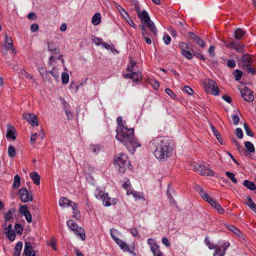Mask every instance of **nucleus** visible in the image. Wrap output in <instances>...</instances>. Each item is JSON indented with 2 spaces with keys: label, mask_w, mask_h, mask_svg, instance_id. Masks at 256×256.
Returning a JSON list of instances; mask_svg holds the SVG:
<instances>
[{
  "label": "nucleus",
  "mask_w": 256,
  "mask_h": 256,
  "mask_svg": "<svg viewBox=\"0 0 256 256\" xmlns=\"http://www.w3.org/2000/svg\"><path fill=\"white\" fill-rule=\"evenodd\" d=\"M116 121L118 126L116 128V139L121 142L130 152L133 154L138 147L141 146L137 138L134 136V129L128 128L125 126V122H123L121 116L118 117Z\"/></svg>",
  "instance_id": "1"
},
{
  "label": "nucleus",
  "mask_w": 256,
  "mask_h": 256,
  "mask_svg": "<svg viewBox=\"0 0 256 256\" xmlns=\"http://www.w3.org/2000/svg\"><path fill=\"white\" fill-rule=\"evenodd\" d=\"M150 144L155 148L154 154L158 160L164 162L172 155L174 146L172 138L156 137L152 139Z\"/></svg>",
  "instance_id": "2"
},
{
  "label": "nucleus",
  "mask_w": 256,
  "mask_h": 256,
  "mask_svg": "<svg viewBox=\"0 0 256 256\" xmlns=\"http://www.w3.org/2000/svg\"><path fill=\"white\" fill-rule=\"evenodd\" d=\"M237 62L238 66L248 74H251L252 75L256 74V70L252 67L254 60L250 54H244L240 59L238 60Z\"/></svg>",
  "instance_id": "3"
},
{
  "label": "nucleus",
  "mask_w": 256,
  "mask_h": 256,
  "mask_svg": "<svg viewBox=\"0 0 256 256\" xmlns=\"http://www.w3.org/2000/svg\"><path fill=\"white\" fill-rule=\"evenodd\" d=\"M191 168L195 171L198 172L202 176H213L214 173L212 170L205 166L192 162L190 165Z\"/></svg>",
  "instance_id": "4"
},
{
  "label": "nucleus",
  "mask_w": 256,
  "mask_h": 256,
  "mask_svg": "<svg viewBox=\"0 0 256 256\" xmlns=\"http://www.w3.org/2000/svg\"><path fill=\"white\" fill-rule=\"evenodd\" d=\"M66 224L69 227V228H70L74 232L75 234L77 236H80L82 240H85V232L82 228L78 226V225L76 222H75L74 220H70L67 222Z\"/></svg>",
  "instance_id": "5"
},
{
  "label": "nucleus",
  "mask_w": 256,
  "mask_h": 256,
  "mask_svg": "<svg viewBox=\"0 0 256 256\" xmlns=\"http://www.w3.org/2000/svg\"><path fill=\"white\" fill-rule=\"evenodd\" d=\"M128 157L126 154H119L114 160V164L119 168V172L124 173L125 172L126 167L127 166Z\"/></svg>",
  "instance_id": "6"
},
{
  "label": "nucleus",
  "mask_w": 256,
  "mask_h": 256,
  "mask_svg": "<svg viewBox=\"0 0 256 256\" xmlns=\"http://www.w3.org/2000/svg\"><path fill=\"white\" fill-rule=\"evenodd\" d=\"M205 90L207 92H210L214 96L219 94V90L216 82L210 79H206L204 81Z\"/></svg>",
  "instance_id": "7"
},
{
  "label": "nucleus",
  "mask_w": 256,
  "mask_h": 256,
  "mask_svg": "<svg viewBox=\"0 0 256 256\" xmlns=\"http://www.w3.org/2000/svg\"><path fill=\"white\" fill-rule=\"evenodd\" d=\"M242 97L248 102H252L254 100V96L252 92L245 86L239 87Z\"/></svg>",
  "instance_id": "8"
},
{
  "label": "nucleus",
  "mask_w": 256,
  "mask_h": 256,
  "mask_svg": "<svg viewBox=\"0 0 256 256\" xmlns=\"http://www.w3.org/2000/svg\"><path fill=\"white\" fill-rule=\"evenodd\" d=\"M20 198L24 202L29 201L32 202L33 196L30 192L26 188H22L19 190Z\"/></svg>",
  "instance_id": "9"
},
{
  "label": "nucleus",
  "mask_w": 256,
  "mask_h": 256,
  "mask_svg": "<svg viewBox=\"0 0 256 256\" xmlns=\"http://www.w3.org/2000/svg\"><path fill=\"white\" fill-rule=\"evenodd\" d=\"M225 46L231 49H234L238 52H244V45H240L238 43H236L234 41H232L230 43H226L225 41H224Z\"/></svg>",
  "instance_id": "10"
},
{
  "label": "nucleus",
  "mask_w": 256,
  "mask_h": 256,
  "mask_svg": "<svg viewBox=\"0 0 256 256\" xmlns=\"http://www.w3.org/2000/svg\"><path fill=\"white\" fill-rule=\"evenodd\" d=\"M24 118L26 119L32 126H37L38 124L36 119V116L34 114L30 113H24L22 115Z\"/></svg>",
  "instance_id": "11"
},
{
  "label": "nucleus",
  "mask_w": 256,
  "mask_h": 256,
  "mask_svg": "<svg viewBox=\"0 0 256 256\" xmlns=\"http://www.w3.org/2000/svg\"><path fill=\"white\" fill-rule=\"evenodd\" d=\"M25 256H36V252L33 250L32 243L29 242H26L24 250Z\"/></svg>",
  "instance_id": "12"
},
{
  "label": "nucleus",
  "mask_w": 256,
  "mask_h": 256,
  "mask_svg": "<svg viewBox=\"0 0 256 256\" xmlns=\"http://www.w3.org/2000/svg\"><path fill=\"white\" fill-rule=\"evenodd\" d=\"M102 201V204L104 206H109L111 205H114L117 202L116 198H112L109 196L108 193L105 194V196L104 198Z\"/></svg>",
  "instance_id": "13"
},
{
  "label": "nucleus",
  "mask_w": 256,
  "mask_h": 256,
  "mask_svg": "<svg viewBox=\"0 0 256 256\" xmlns=\"http://www.w3.org/2000/svg\"><path fill=\"white\" fill-rule=\"evenodd\" d=\"M138 16L141 20L142 25L140 26L142 28V26H144V24L150 20V18L146 10H143L142 12L140 10V12H137Z\"/></svg>",
  "instance_id": "14"
},
{
  "label": "nucleus",
  "mask_w": 256,
  "mask_h": 256,
  "mask_svg": "<svg viewBox=\"0 0 256 256\" xmlns=\"http://www.w3.org/2000/svg\"><path fill=\"white\" fill-rule=\"evenodd\" d=\"M244 145L246 148L244 149L246 152L245 154H240L241 156H246L248 154L255 152V148L252 142L247 141L244 142Z\"/></svg>",
  "instance_id": "15"
},
{
  "label": "nucleus",
  "mask_w": 256,
  "mask_h": 256,
  "mask_svg": "<svg viewBox=\"0 0 256 256\" xmlns=\"http://www.w3.org/2000/svg\"><path fill=\"white\" fill-rule=\"evenodd\" d=\"M16 132L15 128L10 124L7 126V133L6 134V137L8 138H10L12 140L16 139V136L14 135Z\"/></svg>",
  "instance_id": "16"
},
{
  "label": "nucleus",
  "mask_w": 256,
  "mask_h": 256,
  "mask_svg": "<svg viewBox=\"0 0 256 256\" xmlns=\"http://www.w3.org/2000/svg\"><path fill=\"white\" fill-rule=\"evenodd\" d=\"M126 76L131 79H133L134 82H138L142 80L141 74L138 72H134L132 73H128L126 74Z\"/></svg>",
  "instance_id": "17"
},
{
  "label": "nucleus",
  "mask_w": 256,
  "mask_h": 256,
  "mask_svg": "<svg viewBox=\"0 0 256 256\" xmlns=\"http://www.w3.org/2000/svg\"><path fill=\"white\" fill-rule=\"evenodd\" d=\"M209 204L214 208H216L220 214H223L224 213V209L220 206L219 204L216 202L214 199L213 200H210Z\"/></svg>",
  "instance_id": "18"
},
{
  "label": "nucleus",
  "mask_w": 256,
  "mask_h": 256,
  "mask_svg": "<svg viewBox=\"0 0 256 256\" xmlns=\"http://www.w3.org/2000/svg\"><path fill=\"white\" fill-rule=\"evenodd\" d=\"M115 242H116L120 246L121 249H122L124 251H127L130 252H132V251L128 247L126 243L120 240V238H116Z\"/></svg>",
  "instance_id": "19"
},
{
  "label": "nucleus",
  "mask_w": 256,
  "mask_h": 256,
  "mask_svg": "<svg viewBox=\"0 0 256 256\" xmlns=\"http://www.w3.org/2000/svg\"><path fill=\"white\" fill-rule=\"evenodd\" d=\"M104 190L102 188H98L94 191L95 196L99 200H102L105 196Z\"/></svg>",
  "instance_id": "20"
},
{
  "label": "nucleus",
  "mask_w": 256,
  "mask_h": 256,
  "mask_svg": "<svg viewBox=\"0 0 256 256\" xmlns=\"http://www.w3.org/2000/svg\"><path fill=\"white\" fill-rule=\"evenodd\" d=\"M4 48L6 50H10L13 46L12 40L11 37L8 36L6 34H4Z\"/></svg>",
  "instance_id": "21"
},
{
  "label": "nucleus",
  "mask_w": 256,
  "mask_h": 256,
  "mask_svg": "<svg viewBox=\"0 0 256 256\" xmlns=\"http://www.w3.org/2000/svg\"><path fill=\"white\" fill-rule=\"evenodd\" d=\"M30 178L32 179L33 182L37 186L40 184V176L36 172H32L30 174Z\"/></svg>",
  "instance_id": "22"
},
{
  "label": "nucleus",
  "mask_w": 256,
  "mask_h": 256,
  "mask_svg": "<svg viewBox=\"0 0 256 256\" xmlns=\"http://www.w3.org/2000/svg\"><path fill=\"white\" fill-rule=\"evenodd\" d=\"M228 228L232 232H234L236 235L240 236L242 239L244 240V238L242 236V232L236 228L233 225H228L227 226Z\"/></svg>",
  "instance_id": "23"
},
{
  "label": "nucleus",
  "mask_w": 256,
  "mask_h": 256,
  "mask_svg": "<svg viewBox=\"0 0 256 256\" xmlns=\"http://www.w3.org/2000/svg\"><path fill=\"white\" fill-rule=\"evenodd\" d=\"M22 248V242H17L14 250V256H20Z\"/></svg>",
  "instance_id": "24"
},
{
  "label": "nucleus",
  "mask_w": 256,
  "mask_h": 256,
  "mask_svg": "<svg viewBox=\"0 0 256 256\" xmlns=\"http://www.w3.org/2000/svg\"><path fill=\"white\" fill-rule=\"evenodd\" d=\"M72 203V202L70 200L64 197H62L59 200V205L61 207L66 208L70 206V204Z\"/></svg>",
  "instance_id": "25"
},
{
  "label": "nucleus",
  "mask_w": 256,
  "mask_h": 256,
  "mask_svg": "<svg viewBox=\"0 0 256 256\" xmlns=\"http://www.w3.org/2000/svg\"><path fill=\"white\" fill-rule=\"evenodd\" d=\"M246 198L248 202H246L245 204L249 206L251 209H252L255 213H256V204L252 201L250 196H246Z\"/></svg>",
  "instance_id": "26"
},
{
  "label": "nucleus",
  "mask_w": 256,
  "mask_h": 256,
  "mask_svg": "<svg viewBox=\"0 0 256 256\" xmlns=\"http://www.w3.org/2000/svg\"><path fill=\"white\" fill-rule=\"evenodd\" d=\"M144 27L146 26H148L150 30L153 32L154 35L157 34V29L153 22L150 20V21H148L147 22L144 24Z\"/></svg>",
  "instance_id": "27"
},
{
  "label": "nucleus",
  "mask_w": 256,
  "mask_h": 256,
  "mask_svg": "<svg viewBox=\"0 0 256 256\" xmlns=\"http://www.w3.org/2000/svg\"><path fill=\"white\" fill-rule=\"evenodd\" d=\"M246 34V31L240 28H236L234 32V38L240 40Z\"/></svg>",
  "instance_id": "28"
},
{
  "label": "nucleus",
  "mask_w": 256,
  "mask_h": 256,
  "mask_svg": "<svg viewBox=\"0 0 256 256\" xmlns=\"http://www.w3.org/2000/svg\"><path fill=\"white\" fill-rule=\"evenodd\" d=\"M232 142L234 144L237 150H238L240 154H245L246 151L244 148L238 142L236 138H234L232 139Z\"/></svg>",
  "instance_id": "29"
},
{
  "label": "nucleus",
  "mask_w": 256,
  "mask_h": 256,
  "mask_svg": "<svg viewBox=\"0 0 256 256\" xmlns=\"http://www.w3.org/2000/svg\"><path fill=\"white\" fill-rule=\"evenodd\" d=\"M243 184L251 190H254L256 189V186L252 182L244 180L243 182Z\"/></svg>",
  "instance_id": "30"
},
{
  "label": "nucleus",
  "mask_w": 256,
  "mask_h": 256,
  "mask_svg": "<svg viewBox=\"0 0 256 256\" xmlns=\"http://www.w3.org/2000/svg\"><path fill=\"white\" fill-rule=\"evenodd\" d=\"M16 212V208H11L8 212L4 214V218L6 221H8L10 220L13 216V214Z\"/></svg>",
  "instance_id": "31"
},
{
  "label": "nucleus",
  "mask_w": 256,
  "mask_h": 256,
  "mask_svg": "<svg viewBox=\"0 0 256 256\" xmlns=\"http://www.w3.org/2000/svg\"><path fill=\"white\" fill-rule=\"evenodd\" d=\"M116 7L126 20H127V18L130 19L128 12L120 5L116 4Z\"/></svg>",
  "instance_id": "32"
},
{
  "label": "nucleus",
  "mask_w": 256,
  "mask_h": 256,
  "mask_svg": "<svg viewBox=\"0 0 256 256\" xmlns=\"http://www.w3.org/2000/svg\"><path fill=\"white\" fill-rule=\"evenodd\" d=\"M142 36L144 38L145 42L147 44H152V40L148 36V34L146 31V28L144 26H142Z\"/></svg>",
  "instance_id": "33"
},
{
  "label": "nucleus",
  "mask_w": 256,
  "mask_h": 256,
  "mask_svg": "<svg viewBox=\"0 0 256 256\" xmlns=\"http://www.w3.org/2000/svg\"><path fill=\"white\" fill-rule=\"evenodd\" d=\"M48 50L51 52L52 54L55 56L56 54L59 52V49L54 46V43H48Z\"/></svg>",
  "instance_id": "34"
},
{
  "label": "nucleus",
  "mask_w": 256,
  "mask_h": 256,
  "mask_svg": "<svg viewBox=\"0 0 256 256\" xmlns=\"http://www.w3.org/2000/svg\"><path fill=\"white\" fill-rule=\"evenodd\" d=\"M101 21L100 14V13H96L92 18V22L94 25H98Z\"/></svg>",
  "instance_id": "35"
},
{
  "label": "nucleus",
  "mask_w": 256,
  "mask_h": 256,
  "mask_svg": "<svg viewBox=\"0 0 256 256\" xmlns=\"http://www.w3.org/2000/svg\"><path fill=\"white\" fill-rule=\"evenodd\" d=\"M216 250L214 252V256L218 255V256H224L226 252L224 250H223L222 248L220 246H215Z\"/></svg>",
  "instance_id": "36"
},
{
  "label": "nucleus",
  "mask_w": 256,
  "mask_h": 256,
  "mask_svg": "<svg viewBox=\"0 0 256 256\" xmlns=\"http://www.w3.org/2000/svg\"><path fill=\"white\" fill-rule=\"evenodd\" d=\"M49 72L54 78V79H56V80H58L60 78V72L58 68H56V67H54L52 70Z\"/></svg>",
  "instance_id": "37"
},
{
  "label": "nucleus",
  "mask_w": 256,
  "mask_h": 256,
  "mask_svg": "<svg viewBox=\"0 0 256 256\" xmlns=\"http://www.w3.org/2000/svg\"><path fill=\"white\" fill-rule=\"evenodd\" d=\"M152 251L154 254V256H164V254L160 251L158 246H153Z\"/></svg>",
  "instance_id": "38"
},
{
  "label": "nucleus",
  "mask_w": 256,
  "mask_h": 256,
  "mask_svg": "<svg viewBox=\"0 0 256 256\" xmlns=\"http://www.w3.org/2000/svg\"><path fill=\"white\" fill-rule=\"evenodd\" d=\"M20 176L16 174L14 177V183L12 184V186L14 188H16L20 186Z\"/></svg>",
  "instance_id": "39"
},
{
  "label": "nucleus",
  "mask_w": 256,
  "mask_h": 256,
  "mask_svg": "<svg viewBox=\"0 0 256 256\" xmlns=\"http://www.w3.org/2000/svg\"><path fill=\"white\" fill-rule=\"evenodd\" d=\"M200 195L204 200H206L208 203L209 202H210V200H214L212 198H210L209 194L208 193H206L204 190L202 192H201Z\"/></svg>",
  "instance_id": "40"
},
{
  "label": "nucleus",
  "mask_w": 256,
  "mask_h": 256,
  "mask_svg": "<svg viewBox=\"0 0 256 256\" xmlns=\"http://www.w3.org/2000/svg\"><path fill=\"white\" fill-rule=\"evenodd\" d=\"M6 236L10 241H13L16 238V234L14 230H7L5 232Z\"/></svg>",
  "instance_id": "41"
},
{
  "label": "nucleus",
  "mask_w": 256,
  "mask_h": 256,
  "mask_svg": "<svg viewBox=\"0 0 256 256\" xmlns=\"http://www.w3.org/2000/svg\"><path fill=\"white\" fill-rule=\"evenodd\" d=\"M16 154V150L14 146L10 145L8 148V154L10 158H14Z\"/></svg>",
  "instance_id": "42"
},
{
  "label": "nucleus",
  "mask_w": 256,
  "mask_h": 256,
  "mask_svg": "<svg viewBox=\"0 0 256 256\" xmlns=\"http://www.w3.org/2000/svg\"><path fill=\"white\" fill-rule=\"evenodd\" d=\"M212 132L214 136L216 137V138L220 144H223L222 140L220 138V135L218 130L213 126H211Z\"/></svg>",
  "instance_id": "43"
},
{
  "label": "nucleus",
  "mask_w": 256,
  "mask_h": 256,
  "mask_svg": "<svg viewBox=\"0 0 256 256\" xmlns=\"http://www.w3.org/2000/svg\"><path fill=\"white\" fill-rule=\"evenodd\" d=\"M179 48L182 50V52H183L185 50H188L190 49V46L186 42H182L179 44Z\"/></svg>",
  "instance_id": "44"
},
{
  "label": "nucleus",
  "mask_w": 256,
  "mask_h": 256,
  "mask_svg": "<svg viewBox=\"0 0 256 256\" xmlns=\"http://www.w3.org/2000/svg\"><path fill=\"white\" fill-rule=\"evenodd\" d=\"M62 80L63 84H68L69 82V76L67 72H62Z\"/></svg>",
  "instance_id": "45"
},
{
  "label": "nucleus",
  "mask_w": 256,
  "mask_h": 256,
  "mask_svg": "<svg viewBox=\"0 0 256 256\" xmlns=\"http://www.w3.org/2000/svg\"><path fill=\"white\" fill-rule=\"evenodd\" d=\"M130 2L132 4V5L134 6V7L135 10L137 12H140V8L139 6V4L137 0H130Z\"/></svg>",
  "instance_id": "46"
},
{
  "label": "nucleus",
  "mask_w": 256,
  "mask_h": 256,
  "mask_svg": "<svg viewBox=\"0 0 256 256\" xmlns=\"http://www.w3.org/2000/svg\"><path fill=\"white\" fill-rule=\"evenodd\" d=\"M226 176L230 179V180L234 183L237 184V180L234 176V174L230 172H226Z\"/></svg>",
  "instance_id": "47"
},
{
  "label": "nucleus",
  "mask_w": 256,
  "mask_h": 256,
  "mask_svg": "<svg viewBox=\"0 0 256 256\" xmlns=\"http://www.w3.org/2000/svg\"><path fill=\"white\" fill-rule=\"evenodd\" d=\"M132 195L133 197L136 200H138V199H142V200H145L144 197L142 196V192H136V191H134L133 192V194H132Z\"/></svg>",
  "instance_id": "48"
},
{
  "label": "nucleus",
  "mask_w": 256,
  "mask_h": 256,
  "mask_svg": "<svg viewBox=\"0 0 256 256\" xmlns=\"http://www.w3.org/2000/svg\"><path fill=\"white\" fill-rule=\"evenodd\" d=\"M234 75L235 79L236 80H239L242 75V72L238 70H236L234 72Z\"/></svg>",
  "instance_id": "49"
},
{
  "label": "nucleus",
  "mask_w": 256,
  "mask_h": 256,
  "mask_svg": "<svg viewBox=\"0 0 256 256\" xmlns=\"http://www.w3.org/2000/svg\"><path fill=\"white\" fill-rule=\"evenodd\" d=\"M182 55L188 60H191L193 57V54L188 50L181 52Z\"/></svg>",
  "instance_id": "50"
},
{
  "label": "nucleus",
  "mask_w": 256,
  "mask_h": 256,
  "mask_svg": "<svg viewBox=\"0 0 256 256\" xmlns=\"http://www.w3.org/2000/svg\"><path fill=\"white\" fill-rule=\"evenodd\" d=\"M204 242L206 244L208 247V248L210 250L214 249L215 248L216 245L210 243L209 238L208 236H206L204 238Z\"/></svg>",
  "instance_id": "51"
},
{
  "label": "nucleus",
  "mask_w": 256,
  "mask_h": 256,
  "mask_svg": "<svg viewBox=\"0 0 256 256\" xmlns=\"http://www.w3.org/2000/svg\"><path fill=\"white\" fill-rule=\"evenodd\" d=\"M197 44L199 45L201 48H204L206 46V42L200 38L199 36L194 41Z\"/></svg>",
  "instance_id": "52"
},
{
  "label": "nucleus",
  "mask_w": 256,
  "mask_h": 256,
  "mask_svg": "<svg viewBox=\"0 0 256 256\" xmlns=\"http://www.w3.org/2000/svg\"><path fill=\"white\" fill-rule=\"evenodd\" d=\"M92 40L97 46L102 45L103 42L101 38H97L94 36H92Z\"/></svg>",
  "instance_id": "53"
},
{
  "label": "nucleus",
  "mask_w": 256,
  "mask_h": 256,
  "mask_svg": "<svg viewBox=\"0 0 256 256\" xmlns=\"http://www.w3.org/2000/svg\"><path fill=\"white\" fill-rule=\"evenodd\" d=\"M14 228L17 234H22L23 231V228L20 224H16L14 226Z\"/></svg>",
  "instance_id": "54"
},
{
  "label": "nucleus",
  "mask_w": 256,
  "mask_h": 256,
  "mask_svg": "<svg viewBox=\"0 0 256 256\" xmlns=\"http://www.w3.org/2000/svg\"><path fill=\"white\" fill-rule=\"evenodd\" d=\"M244 128L245 130L246 134L248 136H254L253 132L251 131V130H250V128L248 127V126L247 124H244Z\"/></svg>",
  "instance_id": "55"
},
{
  "label": "nucleus",
  "mask_w": 256,
  "mask_h": 256,
  "mask_svg": "<svg viewBox=\"0 0 256 256\" xmlns=\"http://www.w3.org/2000/svg\"><path fill=\"white\" fill-rule=\"evenodd\" d=\"M24 216H25V218L28 222L30 223L32 222V214H30V213L29 211L25 212L24 214Z\"/></svg>",
  "instance_id": "56"
},
{
  "label": "nucleus",
  "mask_w": 256,
  "mask_h": 256,
  "mask_svg": "<svg viewBox=\"0 0 256 256\" xmlns=\"http://www.w3.org/2000/svg\"><path fill=\"white\" fill-rule=\"evenodd\" d=\"M164 91L168 94L173 99H175L176 98V94L174 93L170 88H166L165 89Z\"/></svg>",
  "instance_id": "57"
},
{
  "label": "nucleus",
  "mask_w": 256,
  "mask_h": 256,
  "mask_svg": "<svg viewBox=\"0 0 256 256\" xmlns=\"http://www.w3.org/2000/svg\"><path fill=\"white\" fill-rule=\"evenodd\" d=\"M236 134L237 138H242L243 137V132L240 128H236Z\"/></svg>",
  "instance_id": "58"
},
{
  "label": "nucleus",
  "mask_w": 256,
  "mask_h": 256,
  "mask_svg": "<svg viewBox=\"0 0 256 256\" xmlns=\"http://www.w3.org/2000/svg\"><path fill=\"white\" fill-rule=\"evenodd\" d=\"M183 90L189 95H192L194 94L193 90L188 86H184Z\"/></svg>",
  "instance_id": "59"
},
{
  "label": "nucleus",
  "mask_w": 256,
  "mask_h": 256,
  "mask_svg": "<svg viewBox=\"0 0 256 256\" xmlns=\"http://www.w3.org/2000/svg\"><path fill=\"white\" fill-rule=\"evenodd\" d=\"M163 40H164V43L166 45H168L170 44V43L171 41V38L168 34H166L163 36Z\"/></svg>",
  "instance_id": "60"
},
{
  "label": "nucleus",
  "mask_w": 256,
  "mask_h": 256,
  "mask_svg": "<svg viewBox=\"0 0 256 256\" xmlns=\"http://www.w3.org/2000/svg\"><path fill=\"white\" fill-rule=\"evenodd\" d=\"M150 84L153 87V88L155 90H158L159 88L160 84L156 80H152L150 82Z\"/></svg>",
  "instance_id": "61"
},
{
  "label": "nucleus",
  "mask_w": 256,
  "mask_h": 256,
  "mask_svg": "<svg viewBox=\"0 0 256 256\" xmlns=\"http://www.w3.org/2000/svg\"><path fill=\"white\" fill-rule=\"evenodd\" d=\"M227 65L230 68H233L236 66V62L234 60H230L228 61Z\"/></svg>",
  "instance_id": "62"
},
{
  "label": "nucleus",
  "mask_w": 256,
  "mask_h": 256,
  "mask_svg": "<svg viewBox=\"0 0 256 256\" xmlns=\"http://www.w3.org/2000/svg\"><path fill=\"white\" fill-rule=\"evenodd\" d=\"M233 120V124L234 125H237L240 121V118L238 115H233L232 116Z\"/></svg>",
  "instance_id": "63"
},
{
  "label": "nucleus",
  "mask_w": 256,
  "mask_h": 256,
  "mask_svg": "<svg viewBox=\"0 0 256 256\" xmlns=\"http://www.w3.org/2000/svg\"><path fill=\"white\" fill-rule=\"evenodd\" d=\"M62 102L64 106V112H66L67 110H69V104L66 102V100L64 98L62 99Z\"/></svg>",
  "instance_id": "64"
}]
</instances>
